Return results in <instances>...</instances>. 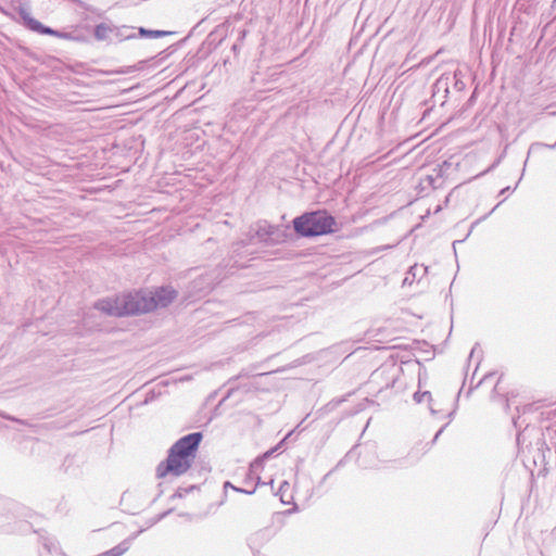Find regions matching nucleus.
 <instances>
[{
    "label": "nucleus",
    "mask_w": 556,
    "mask_h": 556,
    "mask_svg": "<svg viewBox=\"0 0 556 556\" xmlns=\"http://www.w3.org/2000/svg\"><path fill=\"white\" fill-rule=\"evenodd\" d=\"M176 298L175 289L160 287L155 292L136 291L100 299L94 303V308L114 317L140 315L157 307H167Z\"/></svg>",
    "instance_id": "f257e3e1"
},
{
    "label": "nucleus",
    "mask_w": 556,
    "mask_h": 556,
    "mask_svg": "<svg viewBox=\"0 0 556 556\" xmlns=\"http://www.w3.org/2000/svg\"><path fill=\"white\" fill-rule=\"evenodd\" d=\"M202 438V432H192L177 440L168 450L166 459L156 466V478L163 479L167 475L179 477L186 473L193 463Z\"/></svg>",
    "instance_id": "f03ea898"
},
{
    "label": "nucleus",
    "mask_w": 556,
    "mask_h": 556,
    "mask_svg": "<svg viewBox=\"0 0 556 556\" xmlns=\"http://www.w3.org/2000/svg\"><path fill=\"white\" fill-rule=\"evenodd\" d=\"M36 514L28 507L5 497H0V532L27 533L37 532L27 519Z\"/></svg>",
    "instance_id": "7ed1b4c3"
},
{
    "label": "nucleus",
    "mask_w": 556,
    "mask_h": 556,
    "mask_svg": "<svg viewBox=\"0 0 556 556\" xmlns=\"http://www.w3.org/2000/svg\"><path fill=\"white\" fill-rule=\"evenodd\" d=\"M295 233L302 238H312L332 233L336 219L326 211L306 212L292 220Z\"/></svg>",
    "instance_id": "20e7f679"
},
{
    "label": "nucleus",
    "mask_w": 556,
    "mask_h": 556,
    "mask_svg": "<svg viewBox=\"0 0 556 556\" xmlns=\"http://www.w3.org/2000/svg\"><path fill=\"white\" fill-rule=\"evenodd\" d=\"M523 442L525 433L520 432L517 435V445L522 457V462L526 464V466H528V464H532L535 467L544 465L545 454L551 453V450L546 445L543 435L540 434L534 442H531L528 445H523Z\"/></svg>",
    "instance_id": "39448f33"
},
{
    "label": "nucleus",
    "mask_w": 556,
    "mask_h": 556,
    "mask_svg": "<svg viewBox=\"0 0 556 556\" xmlns=\"http://www.w3.org/2000/svg\"><path fill=\"white\" fill-rule=\"evenodd\" d=\"M289 226L271 225L265 219H260L251 228L254 231L253 240L257 238L258 242L265 245H276L286 242L289 238Z\"/></svg>",
    "instance_id": "423d86ee"
},
{
    "label": "nucleus",
    "mask_w": 556,
    "mask_h": 556,
    "mask_svg": "<svg viewBox=\"0 0 556 556\" xmlns=\"http://www.w3.org/2000/svg\"><path fill=\"white\" fill-rule=\"evenodd\" d=\"M256 250L253 248V237L247 240H240L232 243L228 258H225L223 265L229 271L233 268H244L253 258Z\"/></svg>",
    "instance_id": "0eeeda50"
},
{
    "label": "nucleus",
    "mask_w": 556,
    "mask_h": 556,
    "mask_svg": "<svg viewBox=\"0 0 556 556\" xmlns=\"http://www.w3.org/2000/svg\"><path fill=\"white\" fill-rule=\"evenodd\" d=\"M17 13H18L20 17L22 18L24 26L27 27L29 30L41 34V35H49V36H53L56 38L59 37L60 30L53 29L49 26L43 25L38 20L34 18L29 14L27 9H25L24 7H18Z\"/></svg>",
    "instance_id": "6e6552de"
},
{
    "label": "nucleus",
    "mask_w": 556,
    "mask_h": 556,
    "mask_svg": "<svg viewBox=\"0 0 556 556\" xmlns=\"http://www.w3.org/2000/svg\"><path fill=\"white\" fill-rule=\"evenodd\" d=\"M273 533L268 528L260 529L248 538V545L254 556H261V548L271 540Z\"/></svg>",
    "instance_id": "1a4fd4ad"
},
{
    "label": "nucleus",
    "mask_w": 556,
    "mask_h": 556,
    "mask_svg": "<svg viewBox=\"0 0 556 556\" xmlns=\"http://www.w3.org/2000/svg\"><path fill=\"white\" fill-rule=\"evenodd\" d=\"M451 80H453V77H443L442 75L435 80L432 92L434 102H440L441 105H444L450 92Z\"/></svg>",
    "instance_id": "9d476101"
},
{
    "label": "nucleus",
    "mask_w": 556,
    "mask_h": 556,
    "mask_svg": "<svg viewBox=\"0 0 556 556\" xmlns=\"http://www.w3.org/2000/svg\"><path fill=\"white\" fill-rule=\"evenodd\" d=\"M261 468V462L260 460H254L251 465H250V468H249V471L247 473V477L245 479L243 480V483L244 485L247 486H250L251 483H253V481L256 479V483L254 485L257 486V484L261 483V478L260 476H254V473Z\"/></svg>",
    "instance_id": "9b49d317"
},
{
    "label": "nucleus",
    "mask_w": 556,
    "mask_h": 556,
    "mask_svg": "<svg viewBox=\"0 0 556 556\" xmlns=\"http://www.w3.org/2000/svg\"><path fill=\"white\" fill-rule=\"evenodd\" d=\"M443 77H453V80H451V85L453 86V88L460 92L465 89L466 85L465 83L463 81V73L462 71H455L454 73H444L442 74Z\"/></svg>",
    "instance_id": "f8f14e48"
},
{
    "label": "nucleus",
    "mask_w": 556,
    "mask_h": 556,
    "mask_svg": "<svg viewBox=\"0 0 556 556\" xmlns=\"http://www.w3.org/2000/svg\"><path fill=\"white\" fill-rule=\"evenodd\" d=\"M413 400L417 403V404H420V403H424V402H427L428 403V407L431 412L432 415L437 414V410L432 407L431 405V402H432V395L429 391H416L414 394H413Z\"/></svg>",
    "instance_id": "ddd939ff"
},
{
    "label": "nucleus",
    "mask_w": 556,
    "mask_h": 556,
    "mask_svg": "<svg viewBox=\"0 0 556 556\" xmlns=\"http://www.w3.org/2000/svg\"><path fill=\"white\" fill-rule=\"evenodd\" d=\"M129 549V541H122L116 546L101 553L99 556H122Z\"/></svg>",
    "instance_id": "4468645a"
},
{
    "label": "nucleus",
    "mask_w": 556,
    "mask_h": 556,
    "mask_svg": "<svg viewBox=\"0 0 556 556\" xmlns=\"http://www.w3.org/2000/svg\"><path fill=\"white\" fill-rule=\"evenodd\" d=\"M138 34L140 37H146V38H161V37L173 35L174 33L167 31V30H151V29H147L144 27H139Z\"/></svg>",
    "instance_id": "2eb2a0df"
},
{
    "label": "nucleus",
    "mask_w": 556,
    "mask_h": 556,
    "mask_svg": "<svg viewBox=\"0 0 556 556\" xmlns=\"http://www.w3.org/2000/svg\"><path fill=\"white\" fill-rule=\"evenodd\" d=\"M427 273V267L414 265L409 268L406 277L404 279V283H410L417 276L421 277Z\"/></svg>",
    "instance_id": "dca6fc26"
},
{
    "label": "nucleus",
    "mask_w": 556,
    "mask_h": 556,
    "mask_svg": "<svg viewBox=\"0 0 556 556\" xmlns=\"http://www.w3.org/2000/svg\"><path fill=\"white\" fill-rule=\"evenodd\" d=\"M39 540L45 549H47L49 553H53L59 549L58 542L53 538L39 533Z\"/></svg>",
    "instance_id": "f3484780"
},
{
    "label": "nucleus",
    "mask_w": 556,
    "mask_h": 556,
    "mask_svg": "<svg viewBox=\"0 0 556 556\" xmlns=\"http://www.w3.org/2000/svg\"><path fill=\"white\" fill-rule=\"evenodd\" d=\"M111 31H112V28L109 25H106L105 23H101L94 27L93 35L97 40L102 41L108 38L109 33H111Z\"/></svg>",
    "instance_id": "a211bd4d"
},
{
    "label": "nucleus",
    "mask_w": 556,
    "mask_h": 556,
    "mask_svg": "<svg viewBox=\"0 0 556 556\" xmlns=\"http://www.w3.org/2000/svg\"><path fill=\"white\" fill-rule=\"evenodd\" d=\"M200 60L201 58L199 56V53L187 54L182 60L181 66L184 67V71L187 72L191 67H197Z\"/></svg>",
    "instance_id": "6ab92c4d"
},
{
    "label": "nucleus",
    "mask_w": 556,
    "mask_h": 556,
    "mask_svg": "<svg viewBox=\"0 0 556 556\" xmlns=\"http://www.w3.org/2000/svg\"><path fill=\"white\" fill-rule=\"evenodd\" d=\"M58 38L73 40V41H79V42L86 41V37L81 34L77 33L76 30H73V31L60 30Z\"/></svg>",
    "instance_id": "aec40b11"
},
{
    "label": "nucleus",
    "mask_w": 556,
    "mask_h": 556,
    "mask_svg": "<svg viewBox=\"0 0 556 556\" xmlns=\"http://www.w3.org/2000/svg\"><path fill=\"white\" fill-rule=\"evenodd\" d=\"M228 488H231L236 492L244 493V494H248V495L254 494L255 491H256V485H253L251 489H249V488H238V486L231 484V482L226 481L224 483V490L226 491Z\"/></svg>",
    "instance_id": "412c9836"
},
{
    "label": "nucleus",
    "mask_w": 556,
    "mask_h": 556,
    "mask_svg": "<svg viewBox=\"0 0 556 556\" xmlns=\"http://www.w3.org/2000/svg\"><path fill=\"white\" fill-rule=\"evenodd\" d=\"M173 511V509H168L166 511H163L156 516H154L153 518H150L148 521H147V527L144 528L146 530L153 527L154 525H156L157 522H160L161 520H163L166 516H168L170 513Z\"/></svg>",
    "instance_id": "4be33fe9"
},
{
    "label": "nucleus",
    "mask_w": 556,
    "mask_h": 556,
    "mask_svg": "<svg viewBox=\"0 0 556 556\" xmlns=\"http://www.w3.org/2000/svg\"><path fill=\"white\" fill-rule=\"evenodd\" d=\"M0 417H2L4 419H8V420H11V421H14V422H17L20 425H24V426H27V427H33V425H30L27 420L16 418V417L11 416V415H9L7 413H3V412H0Z\"/></svg>",
    "instance_id": "5701e85b"
},
{
    "label": "nucleus",
    "mask_w": 556,
    "mask_h": 556,
    "mask_svg": "<svg viewBox=\"0 0 556 556\" xmlns=\"http://www.w3.org/2000/svg\"><path fill=\"white\" fill-rule=\"evenodd\" d=\"M121 36H123L125 39H132L137 37L135 28L132 27H124L121 31Z\"/></svg>",
    "instance_id": "b1692460"
},
{
    "label": "nucleus",
    "mask_w": 556,
    "mask_h": 556,
    "mask_svg": "<svg viewBox=\"0 0 556 556\" xmlns=\"http://www.w3.org/2000/svg\"><path fill=\"white\" fill-rule=\"evenodd\" d=\"M556 147V142L554 144H546V143H542V142H534L530 146L529 148V153H531L532 151H534L535 149H539V148H548V149H554Z\"/></svg>",
    "instance_id": "393cba45"
},
{
    "label": "nucleus",
    "mask_w": 556,
    "mask_h": 556,
    "mask_svg": "<svg viewBox=\"0 0 556 556\" xmlns=\"http://www.w3.org/2000/svg\"><path fill=\"white\" fill-rule=\"evenodd\" d=\"M193 489H195V485H190L189 488H179L176 493L173 495V497H182L185 494L190 493Z\"/></svg>",
    "instance_id": "a878e982"
},
{
    "label": "nucleus",
    "mask_w": 556,
    "mask_h": 556,
    "mask_svg": "<svg viewBox=\"0 0 556 556\" xmlns=\"http://www.w3.org/2000/svg\"><path fill=\"white\" fill-rule=\"evenodd\" d=\"M143 531H146L144 528L138 530L137 532L132 533L131 535H129L127 539H125L124 541H129V546L131 545L132 541L138 536L140 535Z\"/></svg>",
    "instance_id": "bb28decb"
},
{
    "label": "nucleus",
    "mask_w": 556,
    "mask_h": 556,
    "mask_svg": "<svg viewBox=\"0 0 556 556\" xmlns=\"http://www.w3.org/2000/svg\"><path fill=\"white\" fill-rule=\"evenodd\" d=\"M276 450H277V447L267 451L261 458H257L256 460H260L262 464L263 460L266 458H269L276 452Z\"/></svg>",
    "instance_id": "cd10ccee"
},
{
    "label": "nucleus",
    "mask_w": 556,
    "mask_h": 556,
    "mask_svg": "<svg viewBox=\"0 0 556 556\" xmlns=\"http://www.w3.org/2000/svg\"><path fill=\"white\" fill-rule=\"evenodd\" d=\"M247 33H248L247 29H240L238 31L237 42H239V43L242 42L247 36Z\"/></svg>",
    "instance_id": "c85d7f7f"
},
{
    "label": "nucleus",
    "mask_w": 556,
    "mask_h": 556,
    "mask_svg": "<svg viewBox=\"0 0 556 556\" xmlns=\"http://www.w3.org/2000/svg\"><path fill=\"white\" fill-rule=\"evenodd\" d=\"M495 375V372H488L485 374L482 379L479 381L478 386L485 382L486 380H489L490 378H492L493 376Z\"/></svg>",
    "instance_id": "c756f323"
},
{
    "label": "nucleus",
    "mask_w": 556,
    "mask_h": 556,
    "mask_svg": "<svg viewBox=\"0 0 556 556\" xmlns=\"http://www.w3.org/2000/svg\"><path fill=\"white\" fill-rule=\"evenodd\" d=\"M447 424L444 425L443 427H441L438 432L435 433L434 438H433V442H435L438 440V438L442 434V432L444 431V429L446 428Z\"/></svg>",
    "instance_id": "7c9ffc66"
},
{
    "label": "nucleus",
    "mask_w": 556,
    "mask_h": 556,
    "mask_svg": "<svg viewBox=\"0 0 556 556\" xmlns=\"http://www.w3.org/2000/svg\"><path fill=\"white\" fill-rule=\"evenodd\" d=\"M548 417L556 424V408L548 413Z\"/></svg>",
    "instance_id": "2f4dec72"
},
{
    "label": "nucleus",
    "mask_w": 556,
    "mask_h": 556,
    "mask_svg": "<svg viewBox=\"0 0 556 556\" xmlns=\"http://www.w3.org/2000/svg\"><path fill=\"white\" fill-rule=\"evenodd\" d=\"M152 60H154V58H152L151 60L140 61V62L138 63V67H137V68H138V70L143 68V64H146V63H148L149 61H152Z\"/></svg>",
    "instance_id": "473e14b6"
},
{
    "label": "nucleus",
    "mask_w": 556,
    "mask_h": 556,
    "mask_svg": "<svg viewBox=\"0 0 556 556\" xmlns=\"http://www.w3.org/2000/svg\"><path fill=\"white\" fill-rule=\"evenodd\" d=\"M50 428L61 429V428H63V425L58 424V422H51Z\"/></svg>",
    "instance_id": "72a5a7b5"
},
{
    "label": "nucleus",
    "mask_w": 556,
    "mask_h": 556,
    "mask_svg": "<svg viewBox=\"0 0 556 556\" xmlns=\"http://www.w3.org/2000/svg\"><path fill=\"white\" fill-rule=\"evenodd\" d=\"M501 379H502V376L498 378V380H497V382H496V384H495V387H494V389H493V393H497L498 386H500V383H501Z\"/></svg>",
    "instance_id": "f704fd0d"
},
{
    "label": "nucleus",
    "mask_w": 556,
    "mask_h": 556,
    "mask_svg": "<svg viewBox=\"0 0 556 556\" xmlns=\"http://www.w3.org/2000/svg\"><path fill=\"white\" fill-rule=\"evenodd\" d=\"M510 191H511V188L510 187H506V188L501 190L500 194L502 195V194H505V193L510 192Z\"/></svg>",
    "instance_id": "c9c22d12"
},
{
    "label": "nucleus",
    "mask_w": 556,
    "mask_h": 556,
    "mask_svg": "<svg viewBox=\"0 0 556 556\" xmlns=\"http://www.w3.org/2000/svg\"><path fill=\"white\" fill-rule=\"evenodd\" d=\"M427 180H428L429 185L433 186L435 178H433L432 176H427Z\"/></svg>",
    "instance_id": "e433bc0d"
},
{
    "label": "nucleus",
    "mask_w": 556,
    "mask_h": 556,
    "mask_svg": "<svg viewBox=\"0 0 556 556\" xmlns=\"http://www.w3.org/2000/svg\"><path fill=\"white\" fill-rule=\"evenodd\" d=\"M476 349H477L476 346H475V348H472V350H471V352H470V355H469V356H470V358H471V357H473V355H475V353H476Z\"/></svg>",
    "instance_id": "4c0bfd02"
},
{
    "label": "nucleus",
    "mask_w": 556,
    "mask_h": 556,
    "mask_svg": "<svg viewBox=\"0 0 556 556\" xmlns=\"http://www.w3.org/2000/svg\"><path fill=\"white\" fill-rule=\"evenodd\" d=\"M238 47H239V42L233 43V46H232V50H233V51L238 50Z\"/></svg>",
    "instance_id": "58836bf2"
},
{
    "label": "nucleus",
    "mask_w": 556,
    "mask_h": 556,
    "mask_svg": "<svg viewBox=\"0 0 556 556\" xmlns=\"http://www.w3.org/2000/svg\"><path fill=\"white\" fill-rule=\"evenodd\" d=\"M462 242H463V240H455V241L453 242V247L455 248V244H456V243H462Z\"/></svg>",
    "instance_id": "ea45409f"
},
{
    "label": "nucleus",
    "mask_w": 556,
    "mask_h": 556,
    "mask_svg": "<svg viewBox=\"0 0 556 556\" xmlns=\"http://www.w3.org/2000/svg\"><path fill=\"white\" fill-rule=\"evenodd\" d=\"M514 425H515L516 428L519 427L518 419L514 418Z\"/></svg>",
    "instance_id": "a19ab883"
},
{
    "label": "nucleus",
    "mask_w": 556,
    "mask_h": 556,
    "mask_svg": "<svg viewBox=\"0 0 556 556\" xmlns=\"http://www.w3.org/2000/svg\"><path fill=\"white\" fill-rule=\"evenodd\" d=\"M130 70H126V71H117V73H122V74H125V73H129Z\"/></svg>",
    "instance_id": "79ce46f5"
},
{
    "label": "nucleus",
    "mask_w": 556,
    "mask_h": 556,
    "mask_svg": "<svg viewBox=\"0 0 556 556\" xmlns=\"http://www.w3.org/2000/svg\"><path fill=\"white\" fill-rule=\"evenodd\" d=\"M395 380H396V377L393 375V376H392V384H391V386H393V384H394Z\"/></svg>",
    "instance_id": "37998d69"
},
{
    "label": "nucleus",
    "mask_w": 556,
    "mask_h": 556,
    "mask_svg": "<svg viewBox=\"0 0 556 556\" xmlns=\"http://www.w3.org/2000/svg\"><path fill=\"white\" fill-rule=\"evenodd\" d=\"M454 413H455L454 410H453V412H451V413L448 414V417H450V418H452V417H453V415H454Z\"/></svg>",
    "instance_id": "c03bdc74"
},
{
    "label": "nucleus",
    "mask_w": 556,
    "mask_h": 556,
    "mask_svg": "<svg viewBox=\"0 0 556 556\" xmlns=\"http://www.w3.org/2000/svg\"><path fill=\"white\" fill-rule=\"evenodd\" d=\"M500 161L495 162L494 164H492L491 168L495 167V165L498 163Z\"/></svg>",
    "instance_id": "a18cd8bd"
},
{
    "label": "nucleus",
    "mask_w": 556,
    "mask_h": 556,
    "mask_svg": "<svg viewBox=\"0 0 556 556\" xmlns=\"http://www.w3.org/2000/svg\"><path fill=\"white\" fill-rule=\"evenodd\" d=\"M261 556H266V555H264V554H262V553H261Z\"/></svg>",
    "instance_id": "49530a36"
}]
</instances>
